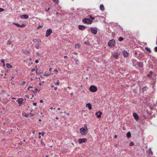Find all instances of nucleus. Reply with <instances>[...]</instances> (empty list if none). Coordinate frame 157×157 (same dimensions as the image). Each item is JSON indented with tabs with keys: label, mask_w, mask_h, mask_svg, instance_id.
Wrapping results in <instances>:
<instances>
[{
	"label": "nucleus",
	"mask_w": 157,
	"mask_h": 157,
	"mask_svg": "<svg viewBox=\"0 0 157 157\" xmlns=\"http://www.w3.org/2000/svg\"><path fill=\"white\" fill-rule=\"evenodd\" d=\"M79 131L81 134L82 135H86V134L88 131V130L87 127H84L83 128H80Z\"/></svg>",
	"instance_id": "1"
},
{
	"label": "nucleus",
	"mask_w": 157,
	"mask_h": 157,
	"mask_svg": "<svg viewBox=\"0 0 157 157\" xmlns=\"http://www.w3.org/2000/svg\"><path fill=\"white\" fill-rule=\"evenodd\" d=\"M89 90L91 92H94L97 91V88L95 86L92 85L90 87Z\"/></svg>",
	"instance_id": "2"
},
{
	"label": "nucleus",
	"mask_w": 157,
	"mask_h": 157,
	"mask_svg": "<svg viewBox=\"0 0 157 157\" xmlns=\"http://www.w3.org/2000/svg\"><path fill=\"white\" fill-rule=\"evenodd\" d=\"M115 42L114 40H110L108 43L109 46L112 47L115 46Z\"/></svg>",
	"instance_id": "3"
},
{
	"label": "nucleus",
	"mask_w": 157,
	"mask_h": 157,
	"mask_svg": "<svg viewBox=\"0 0 157 157\" xmlns=\"http://www.w3.org/2000/svg\"><path fill=\"white\" fill-rule=\"evenodd\" d=\"M90 29L91 32L94 34H96L97 32L98 29L96 27L92 28L91 27Z\"/></svg>",
	"instance_id": "4"
},
{
	"label": "nucleus",
	"mask_w": 157,
	"mask_h": 157,
	"mask_svg": "<svg viewBox=\"0 0 157 157\" xmlns=\"http://www.w3.org/2000/svg\"><path fill=\"white\" fill-rule=\"evenodd\" d=\"M87 140L86 138L79 139L78 140V143L79 144H81L83 142L86 143L87 142Z\"/></svg>",
	"instance_id": "5"
},
{
	"label": "nucleus",
	"mask_w": 157,
	"mask_h": 157,
	"mask_svg": "<svg viewBox=\"0 0 157 157\" xmlns=\"http://www.w3.org/2000/svg\"><path fill=\"white\" fill-rule=\"evenodd\" d=\"M83 21L84 23L88 24H91L92 23V21L89 18H85L83 19Z\"/></svg>",
	"instance_id": "6"
},
{
	"label": "nucleus",
	"mask_w": 157,
	"mask_h": 157,
	"mask_svg": "<svg viewBox=\"0 0 157 157\" xmlns=\"http://www.w3.org/2000/svg\"><path fill=\"white\" fill-rule=\"evenodd\" d=\"M23 100H24L22 98H19L18 99L17 101L18 102V103L20 104L19 106H21L22 105L24 104V103H23Z\"/></svg>",
	"instance_id": "7"
},
{
	"label": "nucleus",
	"mask_w": 157,
	"mask_h": 157,
	"mask_svg": "<svg viewBox=\"0 0 157 157\" xmlns=\"http://www.w3.org/2000/svg\"><path fill=\"white\" fill-rule=\"evenodd\" d=\"M52 32V31L51 29H48L46 31L45 36H49Z\"/></svg>",
	"instance_id": "8"
},
{
	"label": "nucleus",
	"mask_w": 157,
	"mask_h": 157,
	"mask_svg": "<svg viewBox=\"0 0 157 157\" xmlns=\"http://www.w3.org/2000/svg\"><path fill=\"white\" fill-rule=\"evenodd\" d=\"M119 54L117 52H114V53H113V56L117 59L118 58Z\"/></svg>",
	"instance_id": "9"
},
{
	"label": "nucleus",
	"mask_w": 157,
	"mask_h": 157,
	"mask_svg": "<svg viewBox=\"0 0 157 157\" xmlns=\"http://www.w3.org/2000/svg\"><path fill=\"white\" fill-rule=\"evenodd\" d=\"M102 114V113L100 111H98L96 113L95 115L97 116L98 118H100L101 117V115Z\"/></svg>",
	"instance_id": "10"
},
{
	"label": "nucleus",
	"mask_w": 157,
	"mask_h": 157,
	"mask_svg": "<svg viewBox=\"0 0 157 157\" xmlns=\"http://www.w3.org/2000/svg\"><path fill=\"white\" fill-rule=\"evenodd\" d=\"M78 28L79 30H83L85 29L86 27L83 25H78Z\"/></svg>",
	"instance_id": "11"
},
{
	"label": "nucleus",
	"mask_w": 157,
	"mask_h": 157,
	"mask_svg": "<svg viewBox=\"0 0 157 157\" xmlns=\"http://www.w3.org/2000/svg\"><path fill=\"white\" fill-rule=\"evenodd\" d=\"M133 116L136 121H138L139 120V118L138 116L136 113H134L133 114Z\"/></svg>",
	"instance_id": "12"
},
{
	"label": "nucleus",
	"mask_w": 157,
	"mask_h": 157,
	"mask_svg": "<svg viewBox=\"0 0 157 157\" xmlns=\"http://www.w3.org/2000/svg\"><path fill=\"white\" fill-rule=\"evenodd\" d=\"M20 17L22 19H27L29 18V16L27 15L24 14L21 15Z\"/></svg>",
	"instance_id": "13"
},
{
	"label": "nucleus",
	"mask_w": 157,
	"mask_h": 157,
	"mask_svg": "<svg viewBox=\"0 0 157 157\" xmlns=\"http://www.w3.org/2000/svg\"><path fill=\"white\" fill-rule=\"evenodd\" d=\"M86 106V107L88 108L90 110H91L92 109V106L91 105L90 103L87 104Z\"/></svg>",
	"instance_id": "14"
},
{
	"label": "nucleus",
	"mask_w": 157,
	"mask_h": 157,
	"mask_svg": "<svg viewBox=\"0 0 157 157\" xmlns=\"http://www.w3.org/2000/svg\"><path fill=\"white\" fill-rule=\"evenodd\" d=\"M123 55L124 57H127L128 56V53L125 51H124L123 52Z\"/></svg>",
	"instance_id": "15"
},
{
	"label": "nucleus",
	"mask_w": 157,
	"mask_h": 157,
	"mask_svg": "<svg viewBox=\"0 0 157 157\" xmlns=\"http://www.w3.org/2000/svg\"><path fill=\"white\" fill-rule=\"evenodd\" d=\"M84 44L86 45H89L91 44L90 42L88 40H87L86 42H85Z\"/></svg>",
	"instance_id": "16"
},
{
	"label": "nucleus",
	"mask_w": 157,
	"mask_h": 157,
	"mask_svg": "<svg viewBox=\"0 0 157 157\" xmlns=\"http://www.w3.org/2000/svg\"><path fill=\"white\" fill-rule=\"evenodd\" d=\"M81 44H77L75 45V48H79L80 47Z\"/></svg>",
	"instance_id": "17"
},
{
	"label": "nucleus",
	"mask_w": 157,
	"mask_h": 157,
	"mask_svg": "<svg viewBox=\"0 0 157 157\" xmlns=\"http://www.w3.org/2000/svg\"><path fill=\"white\" fill-rule=\"evenodd\" d=\"M127 137L128 138H130L131 136V133L130 132H128L126 134Z\"/></svg>",
	"instance_id": "18"
},
{
	"label": "nucleus",
	"mask_w": 157,
	"mask_h": 157,
	"mask_svg": "<svg viewBox=\"0 0 157 157\" xmlns=\"http://www.w3.org/2000/svg\"><path fill=\"white\" fill-rule=\"evenodd\" d=\"M137 63L138 66L140 67H142L143 66V63L142 62H138Z\"/></svg>",
	"instance_id": "19"
},
{
	"label": "nucleus",
	"mask_w": 157,
	"mask_h": 157,
	"mask_svg": "<svg viewBox=\"0 0 157 157\" xmlns=\"http://www.w3.org/2000/svg\"><path fill=\"white\" fill-rule=\"evenodd\" d=\"M6 66L8 68H11L12 67V66L11 65H10V64L8 63H7L6 64Z\"/></svg>",
	"instance_id": "20"
},
{
	"label": "nucleus",
	"mask_w": 157,
	"mask_h": 157,
	"mask_svg": "<svg viewBox=\"0 0 157 157\" xmlns=\"http://www.w3.org/2000/svg\"><path fill=\"white\" fill-rule=\"evenodd\" d=\"M51 74H48V73L46 72L44 73V75L45 76H48L50 75Z\"/></svg>",
	"instance_id": "21"
},
{
	"label": "nucleus",
	"mask_w": 157,
	"mask_h": 157,
	"mask_svg": "<svg viewBox=\"0 0 157 157\" xmlns=\"http://www.w3.org/2000/svg\"><path fill=\"white\" fill-rule=\"evenodd\" d=\"M100 9L101 10H104V6L102 5H101L100 6Z\"/></svg>",
	"instance_id": "22"
},
{
	"label": "nucleus",
	"mask_w": 157,
	"mask_h": 157,
	"mask_svg": "<svg viewBox=\"0 0 157 157\" xmlns=\"http://www.w3.org/2000/svg\"><path fill=\"white\" fill-rule=\"evenodd\" d=\"M145 49L147 51H148L149 53H151V51L149 48L147 47H146L145 48Z\"/></svg>",
	"instance_id": "23"
},
{
	"label": "nucleus",
	"mask_w": 157,
	"mask_h": 157,
	"mask_svg": "<svg viewBox=\"0 0 157 157\" xmlns=\"http://www.w3.org/2000/svg\"><path fill=\"white\" fill-rule=\"evenodd\" d=\"M152 75V72L151 71L150 72V74H148L147 75V76H149V77H151Z\"/></svg>",
	"instance_id": "24"
},
{
	"label": "nucleus",
	"mask_w": 157,
	"mask_h": 157,
	"mask_svg": "<svg viewBox=\"0 0 157 157\" xmlns=\"http://www.w3.org/2000/svg\"><path fill=\"white\" fill-rule=\"evenodd\" d=\"M13 24L17 26L18 27H20V25L17 23H13Z\"/></svg>",
	"instance_id": "25"
},
{
	"label": "nucleus",
	"mask_w": 157,
	"mask_h": 157,
	"mask_svg": "<svg viewBox=\"0 0 157 157\" xmlns=\"http://www.w3.org/2000/svg\"><path fill=\"white\" fill-rule=\"evenodd\" d=\"M36 69L35 68H33L31 70V72H33V71H36ZM31 74H33V73H32V72H31Z\"/></svg>",
	"instance_id": "26"
},
{
	"label": "nucleus",
	"mask_w": 157,
	"mask_h": 157,
	"mask_svg": "<svg viewBox=\"0 0 157 157\" xmlns=\"http://www.w3.org/2000/svg\"><path fill=\"white\" fill-rule=\"evenodd\" d=\"M40 142H41V144H42L44 146H45V144L43 142V141H42V140H41Z\"/></svg>",
	"instance_id": "27"
},
{
	"label": "nucleus",
	"mask_w": 157,
	"mask_h": 157,
	"mask_svg": "<svg viewBox=\"0 0 157 157\" xmlns=\"http://www.w3.org/2000/svg\"><path fill=\"white\" fill-rule=\"evenodd\" d=\"M25 81H22V82H21V85H24L25 84Z\"/></svg>",
	"instance_id": "28"
},
{
	"label": "nucleus",
	"mask_w": 157,
	"mask_h": 157,
	"mask_svg": "<svg viewBox=\"0 0 157 157\" xmlns=\"http://www.w3.org/2000/svg\"><path fill=\"white\" fill-rule=\"evenodd\" d=\"M37 70H38V68H37L36 69V74H37V75H38V74H41V73H42V72H40V73L38 72H37Z\"/></svg>",
	"instance_id": "29"
},
{
	"label": "nucleus",
	"mask_w": 157,
	"mask_h": 157,
	"mask_svg": "<svg viewBox=\"0 0 157 157\" xmlns=\"http://www.w3.org/2000/svg\"><path fill=\"white\" fill-rule=\"evenodd\" d=\"M25 26V25H24V24H22L21 25H20V27H24Z\"/></svg>",
	"instance_id": "30"
},
{
	"label": "nucleus",
	"mask_w": 157,
	"mask_h": 157,
	"mask_svg": "<svg viewBox=\"0 0 157 157\" xmlns=\"http://www.w3.org/2000/svg\"><path fill=\"white\" fill-rule=\"evenodd\" d=\"M134 143L133 142H131L130 143V145L131 146H132V145H134Z\"/></svg>",
	"instance_id": "31"
},
{
	"label": "nucleus",
	"mask_w": 157,
	"mask_h": 157,
	"mask_svg": "<svg viewBox=\"0 0 157 157\" xmlns=\"http://www.w3.org/2000/svg\"><path fill=\"white\" fill-rule=\"evenodd\" d=\"M11 42L9 40H8L7 42V44H11Z\"/></svg>",
	"instance_id": "32"
},
{
	"label": "nucleus",
	"mask_w": 157,
	"mask_h": 157,
	"mask_svg": "<svg viewBox=\"0 0 157 157\" xmlns=\"http://www.w3.org/2000/svg\"><path fill=\"white\" fill-rule=\"evenodd\" d=\"M43 25H39L38 26V27H37V29H40V28H41L42 27H43Z\"/></svg>",
	"instance_id": "33"
},
{
	"label": "nucleus",
	"mask_w": 157,
	"mask_h": 157,
	"mask_svg": "<svg viewBox=\"0 0 157 157\" xmlns=\"http://www.w3.org/2000/svg\"><path fill=\"white\" fill-rule=\"evenodd\" d=\"M56 85L59 86V80L57 81V82L56 83H55Z\"/></svg>",
	"instance_id": "34"
},
{
	"label": "nucleus",
	"mask_w": 157,
	"mask_h": 157,
	"mask_svg": "<svg viewBox=\"0 0 157 157\" xmlns=\"http://www.w3.org/2000/svg\"><path fill=\"white\" fill-rule=\"evenodd\" d=\"M4 11V9L2 8H0V12H2Z\"/></svg>",
	"instance_id": "35"
},
{
	"label": "nucleus",
	"mask_w": 157,
	"mask_h": 157,
	"mask_svg": "<svg viewBox=\"0 0 157 157\" xmlns=\"http://www.w3.org/2000/svg\"><path fill=\"white\" fill-rule=\"evenodd\" d=\"M5 59H2L1 60V62L3 63H5Z\"/></svg>",
	"instance_id": "36"
},
{
	"label": "nucleus",
	"mask_w": 157,
	"mask_h": 157,
	"mask_svg": "<svg viewBox=\"0 0 157 157\" xmlns=\"http://www.w3.org/2000/svg\"><path fill=\"white\" fill-rule=\"evenodd\" d=\"M53 1L56 3H58L59 2V0H53Z\"/></svg>",
	"instance_id": "37"
},
{
	"label": "nucleus",
	"mask_w": 157,
	"mask_h": 157,
	"mask_svg": "<svg viewBox=\"0 0 157 157\" xmlns=\"http://www.w3.org/2000/svg\"><path fill=\"white\" fill-rule=\"evenodd\" d=\"M74 60L76 62H77L78 61H79V60L78 59H76V58Z\"/></svg>",
	"instance_id": "38"
},
{
	"label": "nucleus",
	"mask_w": 157,
	"mask_h": 157,
	"mask_svg": "<svg viewBox=\"0 0 157 157\" xmlns=\"http://www.w3.org/2000/svg\"><path fill=\"white\" fill-rule=\"evenodd\" d=\"M149 150L150 151V152L151 153V154H152L153 153H152V151H151V148H149Z\"/></svg>",
	"instance_id": "39"
},
{
	"label": "nucleus",
	"mask_w": 157,
	"mask_h": 157,
	"mask_svg": "<svg viewBox=\"0 0 157 157\" xmlns=\"http://www.w3.org/2000/svg\"><path fill=\"white\" fill-rule=\"evenodd\" d=\"M39 62V61L38 60H35V62L36 63H37Z\"/></svg>",
	"instance_id": "40"
},
{
	"label": "nucleus",
	"mask_w": 157,
	"mask_h": 157,
	"mask_svg": "<svg viewBox=\"0 0 157 157\" xmlns=\"http://www.w3.org/2000/svg\"><path fill=\"white\" fill-rule=\"evenodd\" d=\"M73 53L74 54V55H78V53L77 52H74Z\"/></svg>",
	"instance_id": "41"
},
{
	"label": "nucleus",
	"mask_w": 157,
	"mask_h": 157,
	"mask_svg": "<svg viewBox=\"0 0 157 157\" xmlns=\"http://www.w3.org/2000/svg\"><path fill=\"white\" fill-rule=\"evenodd\" d=\"M54 71H55L57 73H58V70L57 69H55L54 70Z\"/></svg>",
	"instance_id": "42"
},
{
	"label": "nucleus",
	"mask_w": 157,
	"mask_h": 157,
	"mask_svg": "<svg viewBox=\"0 0 157 157\" xmlns=\"http://www.w3.org/2000/svg\"><path fill=\"white\" fill-rule=\"evenodd\" d=\"M90 17L92 19H94L95 18L94 17H92L91 16Z\"/></svg>",
	"instance_id": "43"
},
{
	"label": "nucleus",
	"mask_w": 157,
	"mask_h": 157,
	"mask_svg": "<svg viewBox=\"0 0 157 157\" xmlns=\"http://www.w3.org/2000/svg\"><path fill=\"white\" fill-rule=\"evenodd\" d=\"M33 88V87H32V86H29V87H28V88L27 89H28V90H29V88Z\"/></svg>",
	"instance_id": "44"
},
{
	"label": "nucleus",
	"mask_w": 157,
	"mask_h": 157,
	"mask_svg": "<svg viewBox=\"0 0 157 157\" xmlns=\"http://www.w3.org/2000/svg\"><path fill=\"white\" fill-rule=\"evenodd\" d=\"M40 103H43V101L42 100H40Z\"/></svg>",
	"instance_id": "45"
},
{
	"label": "nucleus",
	"mask_w": 157,
	"mask_h": 157,
	"mask_svg": "<svg viewBox=\"0 0 157 157\" xmlns=\"http://www.w3.org/2000/svg\"><path fill=\"white\" fill-rule=\"evenodd\" d=\"M38 90L37 89H36L35 90L33 91V90H32V91H33V92H36V91L37 90Z\"/></svg>",
	"instance_id": "46"
},
{
	"label": "nucleus",
	"mask_w": 157,
	"mask_h": 157,
	"mask_svg": "<svg viewBox=\"0 0 157 157\" xmlns=\"http://www.w3.org/2000/svg\"><path fill=\"white\" fill-rule=\"evenodd\" d=\"M37 104L36 103H33V105H34V106H36V105Z\"/></svg>",
	"instance_id": "47"
},
{
	"label": "nucleus",
	"mask_w": 157,
	"mask_h": 157,
	"mask_svg": "<svg viewBox=\"0 0 157 157\" xmlns=\"http://www.w3.org/2000/svg\"><path fill=\"white\" fill-rule=\"evenodd\" d=\"M155 50L156 52H157V47H156L155 48Z\"/></svg>",
	"instance_id": "48"
},
{
	"label": "nucleus",
	"mask_w": 157,
	"mask_h": 157,
	"mask_svg": "<svg viewBox=\"0 0 157 157\" xmlns=\"http://www.w3.org/2000/svg\"><path fill=\"white\" fill-rule=\"evenodd\" d=\"M52 68L51 67H50L49 69V71H52Z\"/></svg>",
	"instance_id": "49"
},
{
	"label": "nucleus",
	"mask_w": 157,
	"mask_h": 157,
	"mask_svg": "<svg viewBox=\"0 0 157 157\" xmlns=\"http://www.w3.org/2000/svg\"><path fill=\"white\" fill-rule=\"evenodd\" d=\"M30 115H31V117H33L34 115V114H32L31 113H30Z\"/></svg>",
	"instance_id": "50"
},
{
	"label": "nucleus",
	"mask_w": 157,
	"mask_h": 157,
	"mask_svg": "<svg viewBox=\"0 0 157 157\" xmlns=\"http://www.w3.org/2000/svg\"><path fill=\"white\" fill-rule=\"evenodd\" d=\"M44 132H42V136H43L44 135Z\"/></svg>",
	"instance_id": "51"
},
{
	"label": "nucleus",
	"mask_w": 157,
	"mask_h": 157,
	"mask_svg": "<svg viewBox=\"0 0 157 157\" xmlns=\"http://www.w3.org/2000/svg\"><path fill=\"white\" fill-rule=\"evenodd\" d=\"M57 87H55L54 88V90H57Z\"/></svg>",
	"instance_id": "52"
},
{
	"label": "nucleus",
	"mask_w": 157,
	"mask_h": 157,
	"mask_svg": "<svg viewBox=\"0 0 157 157\" xmlns=\"http://www.w3.org/2000/svg\"><path fill=\"white\" fill-rule=\"evenodd\" d=\"M22 143H23V142H22V141H21V142L19 144L20 145H21L22 144Z\"/></svg>",
	"instance_id": "53"
},
{
	"label": "nucleus",
	"mask_w": 157,
	"mask_h": 157,
	"mask_svg": "<svg viewBox=\"0 0 157 157\" xmlns=\"http://www.w3.org/2000/svg\"><path fill=\"white\" fill-rule=\"evenodd\" d=\"M117 135H115L114 136V138H117Z\"/></svg>",
	"instance_id": "54"
},
{
	"label": "nucleus",
	"mask_w": 157,
	"mask_h": 157,
	"mask_svg": "<svg viewBox=\"0 0 157 157\" xmlns=\"http://www.w3.org/2000/svg\"><path fill=\"white\" fill-rule=\"evenodd\" d=\"M119 39H120V40L123 39V38L121 37H120Z\"/></svg>",
	"instance_id": "55"
},
{
	"label": "nucleus",
	"mask_w": 157,
	"mask_h": 157,
	"mask_svg": "<svg viewBox=\"0 0 157 157\" xmlns=\"http://www.w3.org/2000/svg\"><path fill=\"white\" fill-rule=\"evenodd\" d=\"M67 116H68L70 115V113H67Z\"/></svg>",
	"instance_id": "56"
},
{
	"label": "nucleus",
	"mask_w": 157,
	"mask_h": 157,
	"mask_svg": "<svg viewBox=\"0 0 157 157\" xmlns=\"http://www.w3.org/2000/svg\"><path fill=\"white\" fill-rule=\"evenodd\" d=\"M57 109L58 110H60V109L59 108H57Z\"/></svg>",
	"instance_id": "57"
},
{
	"label": "nucleus",
	"mask_w": 157,
	"mask_h": 157,
	"mask_svg": "<svg viewBox=\"0 0 157 157\" xmlns=\"http://www.w3.org/2000/svg\"><path fill=\"white\" fill-rule=\"evenodd\" d=\"M3 66L4 67L5 66V63H3Z\"/></svg>",
	"instance_id": "58"
},
{
	"label": "nucleus",
	"mask_w": 157,
	"mask_h": 157,
	"mask_svg": "<svg viewBox=\"0 0 157 157\" xmlns=\"http://www.w3.org/2000/svg\"><path fill=\"white\" fill-rule=\"evenodd\" d=\"M39 121H41V119H39Z\"/></svg>",
	"instance_id": "59"
},
{
	"label": "nucleus",
	"mask_w": 157,
	"mask_h": 157,
	"mask_svg": "<svg viewBox=\"0 0 157 157\" xmlns=\"http://www.w3.org/2000/svg\"><path fill=\"white\" fill-rule=\"evenodd\" d=\"M41 136H39V138H41Z\"/></svg>",
	"instance_id": "60"
},
{
	"label": "nucleus",
	"mask_w": 157,
	"mask_h": 157,
	"mask_svg": "<svg viewBox=\"0 0 157 157\" xmlns=\"http://www.w3.org/2000/svg\"><path fill=\"white\" fill-rule=\"evenodd\" d=\"M53 109V108L52 107H51L50 108V109Z\"/></svg>",
	"instance_id": "61"
},
{
	"label": "nucleus",
	"mask_w": 157,
	"mask_h": 157,
	"mask_svg": "<svg viewBox=\"0 0 157 157\" xmlns=\"http://www.w3.org/2000/svg\"><path fill=\"white\" fill-rule=\"evenodd\" d=\"M41 132H39V135H41Z\"/></svg>",
	"instance_id": "62"
},
{
	"label": "nucleus",
	"mask_w": 157,
	"mask_h": 157,
	"mask_svg": "<svg viewBox=\"0 0 157 157\" xmlns=\"http://www.w3.org/2000/svg\"><path fill=\"white\" fill-rule=\"evenodd\" d=\"M25 96L27 98H29V96L27 95H25Z\"/></svg>",
	"instance_id": "63"
},
{
	"label": "nucleus",
	"mask_w": 157,
	"mask_h": 157,
	"mask_svg": "<svg viewBox=\"0 0 157 157\" xmlns=\"http://www.w3.org/2000/svg\"><path fill=\"white\" fill-rule=\"evenodd\" d=\"M13 78H14V77H12V78H11V80H12L13 79Z\"/></svg>",
	"instance_id": "64"
}]
</instances>
